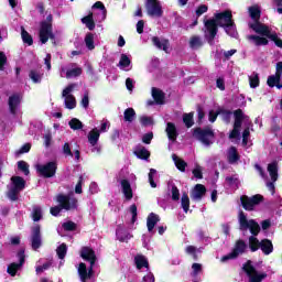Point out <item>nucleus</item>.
<instances>
[{"label": "nucleus", "instance_id": "obj_22", "mask_svg": "<svg viewBox=\"0 0 282 282\" xmlns=\"http://www.w3.org/2000/svg\"><path fill=\"white\" fill-rule=\"evenodd\" d=\"M206 195V186L203 184H196L192 191L191 198L195 202H202Z\"/></svg>", "mask_w": 282, "mask_h": 282}, {"label": "nucleus", "instance_id": "obj_19", "mask_svg": "<svg viewBox=\"0 0 282 282\" xmlns=\"http://www.w3.org/2000/svg\"><path fill=\"white\" fill-rule=\"evenodd\" d=\"M39 36L43 45H45V43H47L50 39H54V33L52 32V24L41 22Z\"/></svg>", "mask_w": 282, "mask_h": 282}, {"label": "nucleus", "instance_id": "obj_20", "mask_svg": "<svg viewBox=\"0 0 282 282\" xmlns=\"http://www.w3.org/2000/svg\"><path fill=\"white\" fill-rule=\"evenodd\" d=\"M249 28L253 30L256 34H260V36H265L267 39L272 34L270 26L261 23L260 21L249 24Z\"/></svg>", "mask_w": 282, "mask_h": 282}, {"label": "nucleus", "instance_id": "obj_49", "mask_svg": "<svg viewBox=\"0 0 282 282\" xmlns=\"http://www.w3.org/2000/svg\"><path fill=\"white\" fill-rule=\"evenodd\" d=\"M84 41L87 50H96V45L94 44V33H87Z\"/></svg>", "mask_w": 282, "mask_h": 282}, {"label": "nucleus", "instance_id": "obj_3", "mask_svg": "<svg viewBox=\"0 0 282 282\" xmlns=\"http://www.w3.org/2000/svg\"><path fill=\"white\" fill-rule=\"evenodd\" d=\"M238 221H239V230L246 231L249 230L252 237L259 236V232H261V226H259V223L254 219L248 220V216H246V213L243 210H240L238 214Z\"/></svg>", "mask_w": 282, "mask_h": 282}, {"label": "nucleus", "instance_id": "obj_52", "mask_svg": "<svg viewBox=\"0 0 282 282\" xmlns=\"http://www.w3.org/2000/svg\"><path fill=\"white\" fill-rule=\"evenodd\" d=\"M155 175H158V170L150 169L148 177H149V184H150L151 188H158V183H155V180H153V177H155Z\"/></svg>", "mask_w": 282, "mask_h": 282}, {"label": "nucleus", "instance_id": "obj_31", "mask_svg": "<svg viewBox=\"0 0 282 282\" xmlns=\"http://www.w3.org/2000/svg\"><path fill=\"white\" fill-rule=\"evenodd\" d=\"M99 140H100V130H98V128H94L88 133V142L90 147H96Z\"/></svg>", "mask_w": 282, "mask_h": 282}, {"label": "nucleus", "instance_id": "obj_46", "mask_svg": "<svg viewBox=\"0 0 282 282\" xmlns=\"http://www.w3.org/2000/svg\"><path fill=\"white\" fill-rule=\"evenodd\" d=\"M21 36H22L23 43H25L29 46L34 45V39L32 37V35H30L28 31H25L24 28H22Z\"/></svg>", "mask_w": 282, "mask_h": 282}, {"label": "nucleus", "instance_id": "obj_16", "mask_svg": "<svg viewBox=\"0 0 282 282\" xmlns=\"http://www.w3.org/2000/svg\"><path fill=\"white\" fill-rule=\"evenodd\" d=\"M23 100V97H21V94L15 93L9 96L8 99V107L9 112L11 116H17V112L19 111V108L21 107V101Z\"/></svg>", "mask_w": 282, "mask_h": 282}, {"label": "nucleus", "instance_id": "obj_8", "mask_svg": "<svg viewBox=\"0 0 282 282\" xmlns=\"http://www.w3.org/2000/svg\"><path fill=\"white\" fill-rule=\"evenodd\" d=\"M241 206L245 210L252 212L254 206H259L263 202V195L256 194L253 196L242 195L240 197Z\"/></svg>", "mask_w": 282, "mask_h": 282}, {"label": "nucleus", "instance_id": "obj_13", "mask_svg": "<svg viewBox=\"0 0 282 282\" xmlns=\"http://www.w3.org/2000/svg\"><path fill=\"white\" fill-rule=\"evenodd\" d=\"M214 19L216 20V23H218V28H226L227 25H230L235 22L232 19L231 10H225L223 12L215 13Z\"/></svg>", "mask_w": 282, "mask_h": 282}, {"label": "nucleus", "instance_id": "obj_37", "mask_svg": "<svg viewBox=\"0 0 282 282\" xmlns=\"http://www.w3.org/2000/svg\"><path fill=\"white\" fill-rule=\"evenodd\" d=\"M134 155L139 160H149L151 158V152H149V150H147V148L141 147L134 151Z\"/></svg>", "mask_w": 282, "mask_h": 282}, {"label": "nucleus", "instance_id": "obj_60", "mask_svg": "<svg viewBox=\"0 0 282 282\" xmlns=\"http://www.w3.org/2000/svg\"><path fill=\"white\" fill-rule=\"evenodd\" d=\"M194 177L196 180H204V173L202 172V166L197 165L193 171H192Z\"/></svg>", "mask_w": 282, "mask_h": 282}, {"label": "nucleus", "instance_id": "obj_24", "mask_svg": "<svg viewBox=\"0 0 282 282\" xmlns=\"http://www.w3.org/2000/svg\"><path fill=\"white\" fill-rule=\"evenodd\" d=\"M152 43L154 47H156L158 50H163L165 54H169V47L171 46V43L169 42V40L166 39L160 40V37L153 36Z\"/></svg>", "mask_w": 282, "mask_h": 282}, {"label": "nucleus", "instance_id": "obj_28", "mask_svg": "<svg viewBox=\"0 0 282 282\" xmlns=\"http://www.w3.org/2000/svg\"><path fill=\"white\" fill-rule=\"evenodd\" d=\"M159 221H160V216L155 213H150L147 218L148 231L153 232V228H155Z\"/></svg>", "mask_w": 282, "mask_h": 282}, {"label": "nucleus", "instance_id": "obj_54", "mask_svg": "<svg viewBox=\"0 0 282 282\" xmlns=\"http://www.w3.org/2000/svg\"><path fill=\"white\" fill-rule=\"evenodd\" d=\"M18 169L24 174L30 175V164L25 161H19L18 162Z\"/></svg>", "mask_w": 282, "mask_h": 282}, {"label": "nucleus", "instance_id": "obj_14", "mask_svg": "<svg viewBox=\"0 0 282 282\" xmlns=\"http://www.w3.org/2000/svg\"><path fill=\"white\" fill-rule=\"evenodd\" d=\"M76 88V84H69L63 91L62 96L65 98L66 109H76V97L72 95V91Z\"/></svg>", "mask_w": 282, "mask_h": 282}, {"label": "nucleus", "instance_id": "obj_64", "mask_svg": "<svg viewBox=\"0 0 282 282\" xmlns=\"http://www.w3.org/2000/svg\"><path fill=\"white\" fill-rule=\"evenodd\" d=\"M218 116H220L219 109L217 111L210 110L208 113L209 122H216Z\"/></svg>", "mask_w": 282, "mask_h": 282}, {"label": "nucleus", "instance_id": "obj_55", "mask_svg": "<svg viewBox=\"0 0 282 282\" xmlns=\"http://www.w3.org/2000/svg\"><path fill=\"white\" fill-rule=\"evenodd\" d=\"M32 219L33 221H41V219H43V210L41 207L33 208Z\"/></svg>", "mask_w": 282, "mask_h": 282}, {"label": "nucleus", "instance_id": "obj_9", "mask_svg": "<svg viewBox=\"0 0 282 282\" xmlns=\"http://www.w3.org/2000/svg\"><path fill=\"white\" fill-rule=\"evenodd\" d=\"M204 25L208 35H206V41L209 45H215V37L217 36V32H219V24L214 19H208L204 21Z\"/></svg>", "mask_w": 282, "mask_h": 282}, {"label": "nucleus", "instance_id": "obj_40", "mask_svg": "<svg viewBox=\"0 0 282 282\" xmlns=\"http://www.w3.org/2000/svg\"><path fill=\"white\" fill-rule=\"evenodd\" d=\"M279 131H281V119L275 116L271 119V133H274V135H276Z\"/></svg>", "mask_w": 282, "mask_h": 282}, {"label": "nucleus", "instance_id": "obj_63", "mask_svg": "<svg viewBox=\"0 0 282 282\" xmlns=\"http://www.w3.org/2000/svg\"><path fill=\"white\" fill-rule=\"evenodd\" d=\"M206 12H208V6H206V4H200V6H198V8L196 9V17H202V14H206Z\"/></svg>", "mask_w": 282, "mask_h": 282}, {"label": "nucleus", "instance_id": "obj_21", "mask_svg": "<svg viewBox=\"0 0 282 282\" xmlns=\"http://www.w3.org/2000/svg\"><path fill=\"white\" fill-rule=\"evenodd\" d=\"M80 257L84 259V261H88L91 268L96 265V251H94V249L90 247H83L80 250Z\"/></svg>", "mask_w": 282, "mask_h": 282}, {"label": "nucleus", "instance_id": "obj_4", "mask_svg": "<svg viewBox=\"0 0 282 282\" xmlns=\"http://www.w3.org/2000/svg\"><path fill=\"white\" fill-rule=\"evenodd\" d=\"M25 181L21 176H12L11 177V188L7 193V197L11 202H18L19 200V193L21 191L25 189Z\"/></svg>", "mask_w": 282, "mask_h": 282}, {"label": "nucleus", "instance_id": "obj_34", "mask_svg": "<svg viewBox=\"0 0 282 282\" xmlns=\"http://www.w3.org/2000/svg\"><path fill=\"white\" fill-rule=\"evenodd\" d=\"M134 263L137 270H142V268H149V260L142 253H139L134 257Z\"/></svg>", "mask_w": 282, "mask_h": 282}, {"label": "nucleus", "instance_id": "obj_51", "mask_svg": "<svg viewBox=\"0 0 282 282\" xmlns=\"http://www.w3.org/2000/svg\"><path fill=\"white\" fill-rule=\"evenodd\" d=\"M68 126L70 129H73V131H79V129H83V121L77 118H73L68 122Z\"/></svg>", "mask_w": 282, "mask_h": 282}, {"label": "nucleus", "instance_id": "obj_6", "mask_svg": "<svg viewBox=\"0 0 282 282\" xmlns=\"http://www.w3.org/2000/svg\"><path fill=\"white\" fill-rule=\"evenodd\" d=\"M36 171L41 177L50 180L56 175V171H58V164L56 161H50L45 164H37Z\"/></svg>", "mask_w": 282, "mask_h": 282}, {"label": "nucleus", "instance_id": "obj_45", "mask_svg": "<svg viewBox=\"0 0 282 282\" xmlns=\"http://www.w3.org/2000/svg\"><path fill=\"white\" fill-rule=\"evenodd\" d=\"M29 78L32 79V83L40 84L43 80V74L41 72L31 69L29 73Z\"/></svg>", "mask_w": 282, "mask_h": 282}, {"label": "nucleus", "instance_id": "obj_15", "mask_svg": "<svg viewBox=\"0 0 282 282\" xmlns=\"http://www.w3.org/2000/svg\"><path fill=\"white\" fill-rule=\"evenodd\" d=\"M145 9L149 17H156L158 19H160V17L164 14V11L162 10V4H160V1L158 0H145Z\"/></svg>", "mask_w": 282, "mask_h": 282}, {"label": "nucleus", "instance_id": "obj_25", "mask_svg": "<svg viewBox=\"0 0 282 282\" xmlns=\"http://www.w3.org/2000/svg\"><path fill=\"white\" fill-rule=\"evenodd\" d=\"M121 188L126 199L128 202H131V199H133V189L131 188V183L129 182V180H121Z\"/></svg>", "mask_w": 282, "mask_h": 282}, {"label": "nucleus", "instance_id": "obj_26", "mask_svg": "<svg viewBox=\"0 0 282 282\" xmlns=\"http://www.w3.org/2000/svg\"><path fill=\"white\" fill-rule=\"evenodd\" d=\"M166 135L171 142H176L177 141V127H175V123L173 122H167L166 128H165Z\"/></svg>", "mask_w": 282, "mask_h": 282}, {"label": "nucleus", "instance_id": "obj_2", "mask_svg": "<svg viewBox=\"0 0 282 282\" xmlns=\"http://www.w3.org/2000/svg\"><path fill=\"white\" fill-rule=\"evenodd\" d=\"M192 135L195 138V140H198V142H202L205 147H210L215 140V130L210 127H196L192 129Z\"/></svg>", "mask_w": 282, "mask_h": 282}, {"label": "nucleus", "instance_id": "obj_61", "mask_svg": "<svg viewBox=\"0 0 282 282\" xmlns=\"http://www.w3.org/2000/svg\"><path fill=\"white\" fill-rule=\"evenodd\" d=\"M124 229H122V228H118L117 230H116V235H117V238H118V240L119 241H121V242H124L127 239H129L128 237H127V235H124Z\"/></svg>", "mask_w": 282, "mask_h": 282}, {"label": "nucleus", "instance_id": "obj_38", "mask_svg": "<svg viewBox=\"0 0 282 282\" xmlns=\"http://www.w3.org/2000/svg\"><path fill=\"white\" fill-rule=\"evenodd\" d=\"M248 39L249 41H253L257 47H261V45H268V43H270L267 37H261L259 35H249Z\"/></svg>", "mask_w": 282, "mask_h": 282}, {"label": "nucleus", "instance_id": "obj_36", "mask_svg": "<svg viewBox=\"0 0 282 282\" xmlns=\"http://www.w3.org/2000/svg\"><path fill=\"white\" fill-rule=\"evenodd\" d=\"M172 159H173V162L175 163L176 169H178L181 171V173H185L186 167L188 166V163H186V161H184V159H180V156H177V154H173Z\"/></svg>", "mask_w": 282, "mask_h": 282}, {"label": "nucleus", "instance_id": "obj_58", "mask_svg": "<svg viewBox=\"0 0 282 282\" xmlns=\"http://www.w3.org/2000/svg\"><path fill=\"white\" fill-rule=\"evenodd\" d=\"M64 230L68 231V232H73L74 230H76V223L68 220L66 223H64L63 225Z\"/></svg>", "mask_w": 282, "mask_h": 282}, {"label": "nucleus", "instance_id": "obj_56", "mask_svg": "<svg viewBox=\"0 0 282 282\" xmlns=\"http://www.w3.org/2000/svg\"><path fill=\"white\" fill-rule=\"evenodd\" d=\"M268 39H270V41H273L274 45L282 50V40L276 33H271Z\"/></svg>", "mask_w": 282, "mask_h": 282}, {"label": "nucleus", "instance_id": "obj_11", "mask_svg": "<svg viewBox=\"0 0 282 282\" xmlns=\"http://www.w3.org/2000/svg\"><path fill=\"white\" fill-rule=\"evenodd\" d=\"M268 87L282 89V62H278L275 65V74L270 75L267 79Z\"/></svg>", "mask_w": 282, "mask_h": 282}, {"label": "nucleus", "instance_id": "obj_12", "mask_svg": "<svg viewBox=\"0 0 282 282\" xmlns=\"http://www.w3.org/2000/svg\"><path fill=\"white\" fill-rule=\"evenodd\" d=\"M56 202L59 203L62 210H72L78 208V199L69 197V195L58 194Z\"/></svg>", "mask_w": 282, "mask_h": 282}, {"label": "nucleus", "instance_id": "obj_48", "mask_svg": "<svg viewBox=\"0 0 282 282\" xmlns=\"http://www.w3.org/2000/svg\"><path fill=\"white\" fill-rule=\"evenodd\" d=\"M56 254L58 259H62V260L65 259V257H67V245L65 242H63L57 247Z\"/></svg>", "mask_w": 282, "mask_h": 282}, {"label": "nucleus", "instance_id": "obj_50", "mask_svg": "<svg viewBox=\"0 0 282 282\" xmlns=\"http://www.w3.org/2000/svg\"><path fill=\"white\" fill-rule=\"evenodd\" d=\"M83 74V68L76 67L66 72V78H78Z\"/></svg>", "mask_w": 282, "mask_h": 282}, {"label": "nucleus", "instance_id": "obj_5", "mask_svg": "<svg viewBox=\"0 0 282 282\" xmlns=\"http://www.w3.org/2000/svg\"><path fill=\"white\" fill-rule=\"evenodd\" d=\"M242 270L247 274L250 282H261L263 279H268V273H259V271H257V268L252 265V260H248L242 265Z\"/></svg>", "mask_w": 282, "mask_h": 282}, {"label": "nucleus", "instance_id": "obj_39", "mask_svg": "<svg viewBox=\"0 0 282 282\" xmlns=\"http://www.w3.org/2000/svg\"><path fill=\"white\" fill-rule=\"evenodd\" d=\"M261 248V241H259V238L257 236H250L249 237V250L251 252H257Z\"/></svg>", "mask_w": 282, "mask_h": 282}, {"label": "nucleus", "instance_id": "obj_30", "mask_svg": "<svg viewBox=\"0 0 282 282\" xmlns=\"http://www.w3.org/2000/svg\"><path fill=\"white\" fill-rule=\"evenodd\" d=\"M227 160L229 164H237L239 160H241V155H239V152L237 151L236 147H230L227 154Z\"/></svg>", "mask_w": 282, "mask_h": 282}, {"label": "nucleus", "instance_id": "obj_32", "mask_svg": "<svg viewBox=\"0 0 282 282\" xmlns=\"http://www.w3.org/2000/svg\"><path fill=\"white\" fill-rule=\"evenodd\" d=\"M82 23L86 25L88 30H96V22L94 21V12H89L86 17L82 18Z\"/></svg>", "mask_w": 282, "mask_h": 282}, {"label": "nucleus", "instance_id": "obj_29", "mask_svg": "<svg viewBox=\"0 0 282 282\" xmlns=\"http://www.w3.org/2000/svg\"><path fill=\"white\" fill-rule=\"evenodd\" d=\"M260 249L263 254H272V252H274V245H272V240L270 239H262L260 241Z\"/></svg>", "mask_w": 282, "mask_h": 282}, {"label": "nucleus", "instance_id": "obj_1", "mask_svg": "<svg viewBox=\"0 0 282 282\" xmlns=\"http://www.w3.org/2000/svg\"><path fill=\"white\" fill-rule=\"evenodd\" d=\"M220 116H223L224 122L230 124V116L234 113V129L229 133L230 140H235L241 135V124L246 120V115L241 108L236 109L234 112L227 109H219Z\"/></svg>", "mask_w": 282, "mask_h": 282}, {"label": "nucleus", "instance_id": "obj_62", "mask_svg": "<svg viewBox=\"0 0 282 282\" xmlns=\"http://www.w3.org/2000/svg\"><path fill=\"white\" fill-rule=\"evenodd\" d=\"M202 264L200 263H193L192 264V276H197L202 272Z\"/></svg>", "mask_w": 282, "mask_h": 282}, {"label": "nucleus", "instance_id": "obj_35", "mask_svg": "<svg viewBox=\"0 0 282 282\" xmlns=\"http://www.w3.org/2000/svg\"><path fill=\"white\" fill-rule=\"evenodd\" d=\"M268 172L273 182L279 180V164L276 162H272L268 165Z\"/></svg>", "mask_w": 282, "mask_h": 282}, {"label": "nucleus", "instance_id": "obj_17", "mask_svg": "<svg viewBox=\"0 0 282 282\" xmlns=\"http://www.w3.org/2000/svg\"><path fill=\"white\" fill-rule=\"evenodd\" d=\"M18 258H19V262H13L10 263L7 268V272L8 274H10V276H17V272H19V270L21 268H23V263H25V251L20 250L18 252Z\"/></svg>", "mask_w": 282, "mask_h": 282}, {"label": "nucleus", "instance_id": "obj_41", "mask_svg": "<svg viewBox=\"0 0 282 282\" xmlns=\"http://www.w3.org/2000/svg\"><path fill=\"white\" fill-rule=\"evenodd\" d=\"M181 206L184 213H188V210L191 209V198L188 197V194L186 192L182 194Z\"/></svg>", "mask_w": 282, "mask_h": 282}, {"label": "nucleus", "instance_id": "obj_53", "mask_svg": "<svg viewBox=\"0 0 282 282\" xmlns=\"http://www.w3.org/2000/svg\"><path fill=\"white\" fill-rule=\"evenodd\" d=\"M129 65H131V58H129L127 54H121L120 61H119V67L124 69L126 67H129Z\"/></svg>", "mask_w": 282, "mask_h": 282}, {"label": "nucleus", "instance_id": "obj_44", "mask_svg": "<svg viewBox=\"0 0 282 282\" xmlns=\"http://www.w3.org/2000/svg\"><path fill=\"white\" fill-rule=\"evenodd\" d=\"M124 122H133L135 120V110L133 108H128L123 112Z\"/></svg>", "mask_w": 282, "mask_h": 282}, {"label": "nucleus", "instance_id": "obj_10", "mask_svg": "<svg viewBox=\"0 0 282 282\" xmlns=\"http://www.w3.org/2000/svg\"><path fill=\"white\" fill-rule=\"evenodd\" d=\"M268 87L282 89V62H278L275 65V74L270 75L267 79Z\"/></svg>", "mask_w": 282, "mask_h": 282}, {"label": "nucleus", "instance_id": "obj_59", "mask_svg": "<svg viewBox=\"0 0 282 282\" xmlns=\"http://www.w3.org/2000/svg\"><path fill=\"white\" fill-rule=\"evenodd\" d=\"M130 213L132 215L131 224H135L138 221V206L135 204L130 206Z\"/></svg>", "mask_w": 282, "mask_h": 282}, {"label": "nucleus", "instance_id": "obj_47", "mask_svg": "<svg viewBox=\"0 0 282 282\" xmlns=\"http://www.w3.org/2000/svg\"><path fill=\"white\" fill-rule=\"evenodd\" d=\"M202 45H204V43L202 42V37L197 35L191 37L189 47H192V50H197V47H202Z\"/></svg>", "mask_w": 282, "mask_h": 282}, {"label": "nucleus", "instance_id": "obj_33", "mask_svg": "<svg viewBox=\"0 0 282 282\" xmlns=\"http://www.w3.org/2000/svg\"><path fill=\"white\" fill-rule=\"evenodd\" d=\"M223 30L231 39H238L239 36V32L237 31V24L235 23V21L231 22L230 24H227V26H223Z\"/></svg>", "mask_w": 282, "mask_h": 282}, {"label": "nucleus", "instance_id": "obj_18", "mask_svg": "<svg viewBox=\"0 0 282 282\" xmlns=\"http://www.w3.org/2000/svg\"><path fill=\"white\" fill-rule=\"evenodd\" d=\"M42 246L41 225H35L31 230V248L32 250H39Z\"/></svg>", "mask_w": 282, "mask_h": 282}, {"label": "nucleus", "instance_id": "obj_57", "mask_svg": "<svg viewBox=\"0 0 282 282\" xmlns=\"http://www.w3.org/2000/svg\"><path fill=\"white\" fill-rule=\"evenodd\" d=\"M259 74L256 73L253 77H249V85L251 89H257V87H259Z\"/></svg>", "mask_w": 282, "mask_h": 282}, {"label": "nucleus", "instance_id": "obj_42", "mask_svg": "<svg viewBox=\"0 0 282 282\" xmlns=\"http://www.w3.org/2000/svg\"><path fill=\"white\" fill-rule=\"evenodd\" d=\"M194 117H195V112H189V113L183 115V122L187 129H191V127H193V124H195Z\"/></svg>", "mask_w": 282, "mask_h": 282}, {"label": "nucleus", "instance_id": "obj_43", "mask_svg": "<svg viewBox=\"0 0 282 282\" xmlns=\"http://www.w3.org/2000/svg\"><path fill=\"white\" fill-rule=\"evenodd\" d=\"M249 14L250 18L254 21V23L261 20V9H259L258 7H250Z\"/></svg>", "mask_w": 282, "mask_h": 282}, {"label": "nucleus", "instance_id": "obj_23", "mask_svg": "<svg viewBox=\"0 0 282 282\" xmlns=\"http://www.w3.org/2000/svg\"><path fill=\"white\" fill-rule=\"evenodd\" d=\"M93 273H94V267H91V264L87 272V264H85V262L79 263L78 274L83 282L87 281V279H91Z\"/></svg>", "mask_w": 282, "mask_h": 282}, {"label": "nucleus", "instance_id": "obj_7", "mask_svg": "<svg viewBox=\"0 0 282 282\" xmlns=\"http://www.w3.org/2000/svg\"><path fill=\"white\" fill-rule=\"evenodd\" d=\"M247 248H248V245L246 243V241L243 239H238L231 252L226 256H223L220 261L223 263H226V261L238 259L239 254H243Z\"/></svg>", "mask_w": 282, "mask_h": 282}, {"label": "nucleus", "instance_id": "obj_27", "mask_svg": "<svg viewBox=\"0 0 282 282\" xmlns=\"http://www.w3.org/2000/svg\"><path fill=\"white\" fill-rule=\"evenodd\" d=\"M152 98L156 105H164L166 94L159 88L152 87Z\"/></svg>", "mask_w": 282, "mask_h": 282}]
</instances>
